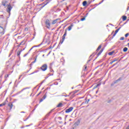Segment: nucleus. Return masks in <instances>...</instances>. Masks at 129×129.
Segmentation results:
<instances>
[{
    "label": "nucleus",
    "instance_id": "1",
    "mask_svg": "<svg viewBox=\"0 0 129 129\" xmlns=\"http://www.w3.org/2000/svg\"><path fill=\"white\" fill-rule=\"evenodd\" d=\"M124 76V75H122L120 78H119L117 80L114 81L111 84V86H113L114 84H116V83H118L119 81H121L122 79H123V77Z\"/></svg>",
    "mask_w": 129,
    "mask_h": 129
},
{
    "label": "nucleus",
    "instance_id": "2",
    "mask_svg": "<svg viewBox=\"0 0 129 129\" xmlns=\"http://www.w3.org/2000/svg\"><path fill=\"white\" fill-rule=\"evenodd\" d=\"M12 9H13V7H12V5H11V4L7 5V12L9 13V15H11V11H12Z\"/></svg>",
    "mask_w": 129,
    "mask_h": 129
},
{
    "label": "nucleus",
    "instance_id": "3",
    "mask_svg": "<svg viewBox=\"0 0 129 129\" xmlns=\"http://www.w3.org/2000/svg\"><path fill=\"white\" fill-rule=\"evenodd\" d=\"M47 68H48V66L47 65V64H44L41 66V67H40V69L42 71H46Z\"/></svg>",
    "mask_w": 129,
    "mask_h": 129
},
{
    "label": "nucleus",
    "instance_id": "4",
    "mask_svg": "<svg viewBox=\"0 0 129 129\" xmlns=\"http://www.w3.org/2000/svg\"><path fill=\"white\" fill-rule=\"evenodd\" d=\"M53 110H54V109L51 110L49 112L45 115V116L43 118V120H45L46 119H47V118H48V117L50 115V114H51V113H52V112H53Z\"/></svg>",
    "mask_w": 129,
    "mask_h": 129
},
{
    "label": "nucleus",
    "instance_id": "5",
    "mask_svg": "<svg viewBox=\"0 0 129 129\" xmlns=\"http://www.w3.org/2000/svg\"><path fill=\"white\" fill-rule=\"evenodd\" d=\"M45 25L47 29H50V20L49 19H46L45 21Z\"/></svg>",
    "mask_w": 129,
    "mask_h": 129
},
{
    "label": "nucleus",
    "instance_id": "6",
    "mask_svg": "<svg viewBox=\"0 0 129 129\" xmlns=\"http://www.w3.org/2000/svg\"><path fill=\"white\" fill-rule=\"evenodd\" d=\"M74 108L73 107H71L69 109H67L65 111L66 113H69V112H71V111L73 110Z\"/></svg>",
    "mask_w": 129,
    "mask_h": 129
},
{
    "label": "nucleus",
    "instance_id": "7",
    "mask_svg": "<svg viewBox=\"0 0 129 129\" xmlns=\"http://www.w3.org/2000/svg\"><path fill=\"white\" fill-rule=\"evenodd\" d=\"M50 2H51V0H46L43 3L40 4L39 6H43V5L44 6H47V5H48V4H49L50 3Z\"/></svg>",
    "mask_w": 129,
    "mask_h": 129
},
{
    "label": "nucleus",
    "instance_id": "8",
    "mask_svg": "<svg viewBox=\"0 0 129 129\" xmlns=\"http://www.w3.org/2000/svg\"><path fill=\"white\" fill-rule=\"evenodd\" d=\"M0 34H2V35H4L5 34V29H4V27L0 26Z\"/></svg>",
    "mask_w": 129,
    "mask_h": 129
},
{
    "label": "nucleus",
    "instance_id": "9",
    "mask_svg": "<svg viewBox=\"0 0 129 129\" xmlns=\"http://www.w3.org/2000/svg\"><path fill=\"white\" fill-rule=\"evenodd\" d=\"M66 36H67V29H66L64 34L62 36V39H63V40H65V38L66 37Z\"/></svg>",
    "mask_w": 129,
    "mask_h": 129
},
{
    "label": "nucleus",
    "instance_id": "10",
    "mask_svg": "<svg viewBox=\"0 0 129 129\" xmlns=\"http://www.w3.org/2000/svg\"><path fill=\"white\" fill-rule=\"evenodd\" d=\"M74 26V25H73V23L71 24V25L68 28V31H71V30H72V27H73Z\"/></svg>",
    "mask_w": 129,
    "mask_h": 129
},
{
    "label": "nucleus",
    "instance_id": "11",
    "mask_svg": "<svg viewBox=\"0 0 129 129\" xmlns=\"http://www.w3.org/2000/svg\"><path fill=\"white\" fill-rule=\"evenodd\" d=\"M22 51H23V50L21 49L20 51H18L17 52V56H18V57H19L20 59H21V56H20V55H21V53H22Z\"/></svg>",
    "mask_w": 129,
    "mask_h": 129
},
{
    "label": "nucleus",
    "instance_id": "12",
    "mask_svg": "<svg viewBox=\"0 0 129 129\" xmlns=\"http://www.w3.org/2000/svg\"><path fill=\"white\" fill-rule=\"evenodd\" d=\"M26 89H29V88L26 87V88L23 89L21 91L17 92V93L16 94H20V93H21V92H23V91H24V90H26Z\"/></svg>",
    "mask_w": 129,
    "mask_h": 129
},
{
    "label": "nucleus",
    "instance_id": "13",
    "mask_svg": "<svg viewBox=\"0 0 129 129\" xmlns=\"http://www.w3.org/2000/svg\"><path fill=\"white\" fill-rule=\"evenodd\" d=\"M103 50H104V48H102L100 50V51L97 54V57H98L101 54V53H102V52H103Z\"/></svg>",
    "mask_w": 129,
    "mask_h": 129
},
{
    "label": "nucleus",
    "instance_id": "14",
    "mask_svg": "<svg viewBox=\"0 0 129 129\" xmlns=\"http://www.w3.org/2000/svg\"><path fill=\"white\" fill-rule=\"evenodd\" d=\"M6 101H8V100H6V101L4 102H3L2 104H0V107L2 106H5V105L7 104Z\"/></svg>",
    "mask_w": 129,
    "mask_h": 129
},
{
    "label": "nucleus",
    "instance_id": "15",
    "mask_svg": "<svg viewBox=\"0 0 129 129\" xmlns=\"http://www.w3.org/2000/svg\"><path fill=\"white\" fill-rule=\"evenodd\" d=\"M8 106L10 107V110H11V109H12V108H13V106H14V105H13V103H12V102H10L8 104Z\"/></svg>",
    "mask_w": 129,
    "mask_h": 129
},
{
    "label": "nucleus",
    "instance_id": "16",
    "mask_svg": "<svg viewBox=\"0 0 129 129\" xmlns=\"http://www.w3.org/2000/svg\"><path fill=\"white\" fill-rule=\"evenodd\" d=\"M58 20H60V19H57L53 20V21L52 22V24L55 25V24H56V23H57V21H58Z\"/></svg>",
    "mask_w": 129,
    "mask_h": 129
},
{
    "label": "nucleus",
    "instance_id": "17",
    "mask_svg": "<svg viewBox=\"0 0 129 129\" xmlns=\"http://www.w3.org/2000/svg\"><path fill=\"white\" fill-rule=\"evenodd\" d=\"M65 39H63V38H62V40H60V42H59V44H58V46H57V48H60L59 46H60V44H63V42H64V40Z\"/></svg>",
    "mask_w": 129,
    "mask_h": 129
},
{
    "label": "nucleus",
    "instance_id": "18",
    "mask_svg": "<svg viewBox=\"0 0 129 129\" xmlns=\"http://www.w3.org/2000/svg\"><path fill=\"white\" fill-rule=\"evenodd\" d=\"M86 99H87V98H85L86 101H85V102H83L81 104V106H82V105H83V104H84V103H85V104H88V102L87 100H86Z\"/></svg>",
    "mask_w": 129,
    "mask_h": 129
},
{
    "label": "nucleus",
    "instance_id": "19",
    "mask_svg": "<svg viewBox=\"0 0 129 129\" xmlns=\"http://www.w3.org/2000/svg\"><path fill=\"white\" fill-rule=\"evenodd\" d=\"M100 49H101V45H100L98 48H97L96 50V52H98L100 50Z\"/></svg>",
    "mask_w": 129,
    "mask_h": 129
},
{
    "label": "nucleus",
    "instance_id": "20",
    "mask_svg": "<svg viewBox=\"0 0 129 129\" xmlns=\"http://www.w3.org/2000/svg\"><path fill=\"white\" fill-rule=\"evenodd\" d=\"M100 49H101V45H100L98 48H97L96 50V52H98L100 50Z\"/></svg>",
    "mask_w": 129,
    "mask_h": 129
},
{
    "label": "nucleus",
    "instance_id": "21",
    "mask_svg": "<svg viewBox=\"0 0 129 129\" xmlns=\"http://www.w3.org/2000/svg\"><path fill=\"white\" fill-rule=\"evenodd\" d=\"M117 60H118V58H114L113 61H112L110 62V65H112V63H114V62L117 61Z\"/></svg>",
    "mask_w": 129,
    "mask_h": 129
},
{
    "label": "nucleus",
    "instance_id": "22",
    "mask_svg": "<svg viewBox=\"0 0 129 129\" xmlns=\"http://www.w3.org/2000/svg\"><path fill=\"white\" fill-rule=\"evenodd\" d=\"M83 7H86L87 6V1H85L83 2Z\"/></svg>",
    "mask_w": 129,
    "mask_h": 129
},
{
    "label": "nucleus",
    "instance_id": "23",
    "mask_svg": "<svg viewBox=\"0 0 129 129\" xmlns=\"http://www.w3.org/2000/svg\"><path fill=\"white\" fill-rule=\"evenodd\" d=\"M80 123V120L78 119V120H77V121H76V122H75V124L76 125H79Z\"/></svg>",
    "mask_w": 129,
    "mask_h": 129
},
{
    "label": "nucleus",
    "instance_id": "24",
    "mask_svg": "<svg viewBox=\"0 0 129 129\" xmlns=\"http://www.w3.org/2000/svg\"><path fill=\"white\" fill-rule=\"evenodd\" d=\"M63 106V103H59L57 106L56 107H62Z\"/></svg>",
    "mask_w": 129,
    "mask_h": 129
},
{
    "label": "nucleus",
    "instance_id": "25",
    "mask_svg": "<svg viewBox=\"0 0 129 129\" xmlns=\"http://www.w3.org/2000/svg\"><path fill=\"white\" fill-rule=\"evenodd\" d=\"M122 21H124L126 20L127 17L125 16H122Z\"/></svg>",
    "mask_w": 129,
    "mask_h": 129
},
{
    "label": "nucleus",
    "instance_id": "26",
    "mask_svg": "<svg viewBox=\"0 0 129 129\" xmlns=\"http://www.w3.org/2000/svg\"><path fill=\"white\" fill-rule=\"evenodd\" d=\"M25 43L26 42H25V40H23L19 44V45H20V46H23V45H25Z\"/></svg>",
    "mask_w": 129,
    "mask_h": 129
},
{
    "label": "nucleus",
    "instance_id": "27",
    "mask_svg": "<svg viewBox=\"0 0 129 129\" xmlns=\"http://www.w3.org/2000/svg\"><path fill=\"white\" fill-rule=\"evenodd\" d=\"M113 53H114V51L108 52V54H109L110 56H111V55L113 54Z\"/></svg>",
    "mask_w": 129,
    "mask_h": 129
},
{
    "label": "nucleus",
    "instance_id": "28",
    "mask_svg": "<svg viewBox=\"0 0 129 129\" xmlns=\"http://www.w3.org/2000/svg\"><path fill=\"white\" fill-rule=\"evenodd\" d=\"M42 44H43V42H41V44H40L39 45L33 46L32 47L35 48L36 47H40V46H41V45H42Z\"/></svg>",
    "mask_w": 129,
    "mask_h": 129
},
{
    "label": "nucleus",
    "instance_id": "29",
    "mask_svg": "<svg viewBox=\"0 0 129 129\" xmlns=\"http://www.w3.org/2000/svg\"><path fill=\"white\" fill-rule=\"evenodd\" d=\"M96 54H97V52H94L93 53H92V55H91L90 56V57H89V58H91V56H95V55H96Z\"/></svg>",
    "mask_w": 129,
    "mask_h": 129
},
{
    "label": "nucleus",
    "instance_id": "30",
    "mask_svg": "<svg viewBox=\"0 0 129 129\" xmlns=\"http://www.w3.org/2000/svg\"><path fill=\"white\" fill-rule=\"evenodd\" d=\"M121 27H119V28H118L117 29H116L115 31V33H116V34H117V33H118V31H119V30H120Z\"/></svg>",
    "mask_w": 129,
    "mask_h": 129
},
{
    "label": "nucleus",
    "instance_id": "31",
    "mask_svg": "<svg viewBox=\"0 0 129 129\" xmlns=\"http://www.w3.org/2000/svg\"><path fill=\"white\" fill-rule=\"evenodd\" d=\"M103 2H104V0L101 1L98 4H96V6H99V5H101V4L103 3Z\"/></svg>",
    "mask_w": 129,
    "mask_h": 129
},
{
    "label": "nucleus",
    "instance_id": "32",
    "mask_svg": "<svg viewBox=\"0 0 129 129\" xmlns=\"http://www.w3.org/2000/svg\"><path fill=\"white\" fill-rule=\"evenodd\" d=\"M115 35H116V32H114V33L113 34V36L112 37H110V39H111V40H112V39H113V37H115Z\"/></svg>",
    "mask_w": 129,
    "mask_h": 129
},
{
    "label": "nucleus",
    "instance_id": "33",
    "mask_svg": "<svg viewBox=\"0 0 129 129\" xmlns=\"http://www.w3.org/2000/svg\"><path fill=\"white\" fill-rule=\"evenodd\" d=\"M127 47H124L123 49V52H126V51H127Z\"/></svg>",
    "mask_w": 129,
    "mask_h": 129
},
{
    "label": "nucleus",
    "instance_id": "34",
    "mask_svg": "<svg viewBox=\"0 0 129 129\" xmlns=\"http://www.w3.org/2000/svg\"><path fill=\"white\" fill-rule=\"evenodd\" d=\"M46 97H47V93H46L45 95L43 96L42 99H46Z\"/></svg>",
    "mask_w": 129,
    "mask_h": 129
},
{
    "label": "nucleus",
    "instance_id": "35",
    "mask_svg": "<svg viewBox=\"0 0 129 129\" xmlns=\"http://www.w3.org/2000/svg\"><path fill=\"white\" fill-rule=\"evenodd\" d=\"M85 17H83V18H81V21H82V22H83V21H85Z\"/></svg>",
    "mask_w": 129,
    "mask_h": 129
},
{
    "label": "nucleus",
    "instance_id": "36",
    "mask_svg": "<svg viewBox=\"0 0 129 129\" xmlns=\"http://www.w3.org/2000/svg\"><path fill=\"white\" fill-rule=\"evenodd\" d=\"M101 85V83H99L96 85V86L98 87V86H100Z\"/></svg>",
    "mask_w": 129,
    "mask_h": 129
},
{
    "label": "nucleus",
    "instance_id": "37",
    "mask_svg": "<svg viewBox=\"0 0 129 129\" xmlns=\"http://www.w3.org/2000/svg\"><path fill=\"white\" fill-rule=\"evenodd\" d=\"M13 52H14V50H11L10 53V54H9V57L10 56H11V55H12V54H13Z\"/></svg>",
    "mask_w": 129,
    "mask_h": 129
},
{
    "label": "nucleus",
    "instance_id": "38",
    "mask_svg": "<svg viewBox=\"0 0 129 129\" xmlns=\"http://www.w3.org/2000/svg\"><path fill=\"white\" fill-rule=\"evenodd\" d=\"M117 63H118V62H117L116 63L113 64L110 68H112V67H114V66H115V65H116V64H117Z\"/></svg>",
    "mask_w": 129,
    "mask_h": 129
},
{
    "label": "nucleus",
    "instance_id": "39",
    "mask_svg": "<svg viewBox=\"0 0 129 129\" xmlns=\"http://www.w3.org/2000/svg\"><path fill=\"white\" fill-rule=\"evenodd\" d=\"M120 41H123V40H124V37H122L120 38Z\"/></svg>",
    "mask_w": 129,
    "mask_h": 129
},
{
    "label": "nucleus",
    "instance_id": "40",
    "mask_svg": "<svg viewBox=\"0 0 129 129\" xmlns=\"http://www.w3.org/2000/svg\"><path fill=\"white\" fill-rule=\"evenodd\" d=\"M32 65H33V63H30V64H29V66H30V70H31L32 69Z\"/></svg>",
    "mask_w": 129,
    "mask_h": 129
},
{
    "label": "nucleus",
    "instance_id": "41",
    "mask_svg": "<svg viewBox=\"0 0 129 129\" xmlns=\"http://www.w3.org/2000/svg\"><path fill=\"white\" fill-rule=\"evenodd\" d=\"M128 33H126V34H125V38H127V37L128 36Z\"/></svg>",
    "mask_w": 129,
    "mask_h": 129
},
{
    "label": "nucleus",
    "instance_id": "42",
    "mask_svg": "<svg viewBox=\"0 0 129 129\" xmlns=\"http://www.w3.org/2000/svg\"><path fill=\"white\" fill-rule=\"evenodd\" d=\"M34 73H37V71H35V72H33L32 73L29 74V75H32L33 74H34Z\"/></svg>",
    "mask_w": 129,
    "mask_h": 129
},
{
    "label": "nucleus",
    "instance_id": "43",
    "mask_svg": "<svg viewBox=\"0 0 129 129\" xmlns=\"http://www.w3.org/2000/svg\"><path fill=\"white\" fill-rule=\"evenodd\" d=\"M2 5L4 6V7H6V4L4 3V2H2Z\"/></svg>",
    "mask_w": 129,
    "mask_h": 129
},
{
    "label": "nucleus",
    "instance_id": "44",
    "mask_svg": "<svg viewBox=\"0 0 129 129\" xmlns=\"http://www.w3.org/2000/svg\"><path fill=\"white\" fill-rule=\"evenodd\" d=\"M75 94H73V95H72V96L71 97V99H72V98H73V97H74V96H75V95H74Z\"/></svg>",
    "mask_w": 129,
    "mask_h": 129
},
{
    "label": "nucleus",
    "instance_id": "45",
    "mask_svg": "<svg viewBox=\"0 0 129 129\" xmlns=\"http://www.w3.org/2000/svg\"><path fill=\"white\" fill-rule=\"evenodd\" d=\"M91 3H92V1L89 2L87 3V6H89V5H90V4H91Z\"/></svg>",
    "mask_w": 129,
    "mask_h": 129
},
{
    "label": "nucleus",
    "instance_id": "46",
    "mask_svg": "<svg viewBox=\"0 0 129 129\" xmlns=\"http://www.w3.org/2000/svg\"><path fill=\"white\" fill-rule=\"evenodd\" d=\"M78 90H76L75 91L73 92L74 94H75V93H77V92H78Z\"/></svg>",
    "mask_w": 129,
    "mask_h": 129
},
{
    "label": "nucleus",
    "instance_id": "47",
    "mask_svg": "<svg viewBox=\"0 0 129 129\" xmlns=\"http://www.w3.org/2000/svg\"><path fill=\"white\" fill-rule=\"evenodd\" d=\"M106 56H107V53H106L104 55V58H106Z\"/></svg>",
    "mask_w": 129,
    "mask_h": 129
},
{
    "label": "nucleus",
    "instance_id": "48",
    "mask_svg": "<svg viewBox=\"0 0 129 129\" xmlns=\"http://www.w3.org/2000/svg\"><path fill=\"white\" fill-rule=\"evenodd\" d=\"M43 100H44V99L43 98L41 99L39 101V103H41V102H42V101H43Z\"/></svg>",
    "mask_w": 129,
    "mask_h": 129
},
{
    "label": "nucleus",
    "instance_id": "49",
    "mask_svg": "<svg viewBox=\"0 0 129 129\" xmlns=\"http://www.w3.org/2000/svg\"><path fill=\"white\" fill-rule=\"evenodd\" d=\"M36 61H37V60H36V59H35L34 61H32L31 63L32 64H34V63H36Z\"/></svg>",
    "mask_w": 129,
    "mask_h": 129
},
{
    "label": "nucleus",
    "instance_id": "50",
    "mask_svg": "<svg viewBox=\"0 0 129 129\" xmlns=\"http://www.w3.org/2000/svg\"><path fill=\"white\" fill-rule=\"evenodd\" d=\"M87 16H88V13H86V15H85L84 17L86 18Z\"/></svg>",
    "mask_w": 129,
    "mask_h": 129
},
{
    "label": "nucleus",
    "instance_id": "51",
    "mask_svg": "<svg viewBox=\"0 0 129 129\" xmlns=\"http://www.w3.org/2000/svg\"><path fill=\"white\" fill-rule=\"evenodd\" d=\"M28 54H29L28 52L26 54H24L23 57H26V56H27V55H28Z\"/></svg>",
    "mask_w": 129,
    "mask_h": 129
},
{
    "label": "nucleus",
    "instance_id": "52",
    "mask_svg": "<svg viewBox=\"0 0 129 129\" xmlns=\"http://www.w3.org/2000/svg\"><path fill=\"white\" fill-rule=\"evenodd\" d=\"M42 92H40L37 95H36V96L37 97H38V96H39V95H40V94H41V93Z\"/></svg>",
    "mask_w": 129,
    "mask_h": 129
},
{
    "label": "nucleus",
    "instance_id": "53",
    "mask_svg": "<svg viewBox=\"0 0 129 129\" xmlns=\"http://www.w3.org/2000/svg\"><path fill=\"white\" fill-rule=\"evenodd\" d=\"M98 73H99V71H97L95 74V75H96V74H98Z\"/></svg>",
    "mask_w": 129,
    "mask_h": 129
},
{
    "label": "nucleus",
    "instance_id": "54",
    "mask_svg": "<svg viewBox=\"0 0 129 129\" xmlns=\"http://www.w3.org/2000/svg\"><path fill=\"white\" fill-rule=\"evenodd\" d=\"M44 82H45V80H43V81L40 83V85H42V84H43V83H44Z\"/></svg>",
    "mask_w": 129,
    "mask_h": 129
},
{
    "label": "nucleus",
    "instance_id": "55",
    "mask_svg": "<svg viewBox=\"0 0 129 129\" xmlns=\"http://www.w3.org/2000/svg\"><path fill=\"white\" fill-rule=\"evenodd\" d=\"M90 61H91V58L90 59H89V60L87 61V63H89V62H90Z\"/></svg>",
    "mask_w": 129,
    "mask_h": 129
},
{
    "label": "nucleus",
    "instance_id": "56",
    "mask_svg": "<svg viewBox=\"0 0 129 129\" xmlns=\"http://www.w3.org/2000/svg\"><path fill=\"white\" fill-rule=\"evenodd\" d=\"M95 88H97V86L96 85L93 87V89H95Z\"/></svg>",
    "mask_w": 129,
    "mask_h": 129
},
{
    "label": "nucleus",
    "instance_id": "57",
    "mask_svg": "<svg viewBox=\"0 0 129 129\" xmlns=\"http://www.w3.org/2000/svg\"><path fill=\"white\" fill-rule=\"evenodd\" d=\"M58 119H59L60 120H61L62 119V117H58Z\"/></svg>",
    "mask_w": 129,
    "mask_h": 129
},
{
    "label": "nucleus",
    "instance_id": "58",
    "mask_svg": "<svg viewBox=\"0 0 129 129\" xmlns=\"http://www.w3.org/2000/svg\"><path fill=\"white\" fill-rule=\"evenodd\" d=\"M48 75H49V76H52L53 75V74H48Z\"/></svg>",
    "mask_w": 129,
    "mask_h": 129
},
{
    "label": "nucleus",
    "instance_id": "59",
    "mask_svg": "<svg viewBox=\"0 0 129 129\" xmlns=\"http://www.w3.org/2000/svg\"><path fill=\"white\" fill-rule=\"evenodd\" d=\"M103 61V59H101V60L99 61V63H101Z\"/></svg>",
    "mask_w": 129,
    "mask_h": 129
},
{
    "label": "nucleus",
    "instance_id": "60",
    "mask_svg": "<svg viewBox=\"0 0 129 129\" xmlns=\"http://www.w3.org/2000/svg\"><path fill=\"white\" fill-rule=\"evenodd\" d=\"M33 48L32 47V48H31L29 51H28V53H30V52H31V50L33 49Z\"/></svg>",
    "mask_w": 129,
    "mask_h": 129
},
{
    "label": "nucleus",
    "instance_id": "61",
    "mask_svg": "<svg viewBox=\"0 0 129 129\" xmlns=\"http://www.w3.org/2000/svg\"><path fill=\"white\" fill-rule=\"evenodd\" d=\"M107 102H108V103H110V102H111V100L108 101Z\"/></svg>",
    "mask_w": 129,
    "mask_h": 129
},
{
    "label": "nucleus",
    "instance_id": "62",
    "mask_svg": "<svg viewBox=\"0 0 129 129\" xmlns=\"http://www.w3.org/2000/svg\"><path fill=\"white\" fill-rule=\"evenodd\" d=\"M37 58H38V55H36L35 56V59H36V60H37Z\"/></svg>",
    "mask_w": 129,
    "mask_h": 129
},
{
    "label": "nucleus",
    "instance_id": "63",
    "mask_svg": "<svg viewBox=\"0 0 129 129\" xmlns=\"http://www.w3.org/2000/svg\"><path fill=\"white\" fill-rule=\"evenodd\" d=\"M85 67V70H86V69H87V66H86V65L84 66Z\"/></svg>",
    "mask_w": 129,
    "mask_h": 129
},
{
    "label": "nucleus",
    "instance_id": "64",
    "mask_svg": "<svg viewBox=\"0 0 129 129\" xmlns=\"http://www.w3.org/2000/svg\"><path fill=\"white\" fill-rule=\"evenodd\" d=\"M25 127H26L25 126H22L21 127V128H24Z\"/></svg>",
    "mask_w": 129,
    "mask_h": 129
}]
</instances>
